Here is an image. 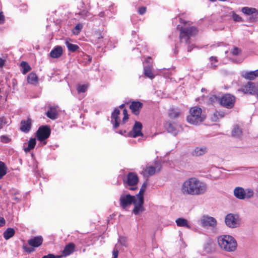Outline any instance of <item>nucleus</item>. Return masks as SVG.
Listing matches in <instances>:
<instances>
[{
  "instance_id": "40",
  "label": "nucleus",
  "mask_w": 258,
  "mask_h": 258,
  "mask_svg": "<svg viewBox=\"0 0 258 258\" xmlns=\"http://www.w3.org/2000/svg\"><path fill=\"white\" fill-rule=\"evenodd\" d=\"M136 198H137V202H139L140 203L144 202V192H141L140 190L139 192L135 196Z\"/></svg>"
},
{
  "instance_id": "48",
  "label": "nucleus",
  "mask_w": 258,
  "mask_h": 258,
  "mask_svg": "<svg viewBox=\"0 0 258 258\" xmlns=\"http://www.w3.org/2000/svg\"><path fill=\"white\" fill-rule=\"evenodd\" d=\"M240 52V50L237 47H234L231 51V53L234 55H238Z\"/></svg>"
},
{
  "instance_id": "62",
  "label": "nucleus",
  "mask_w": 258,
  "mask_h": 258,
  "mask_svg": "<svg viewBox=\"0 0 258 258\" xmlns=\"http://www.w3.org/2000/svg\"><path fill=\"white\" fill-rule=\"evenodd\" d=\"M204 89H203H203H202V91H204Z\"/></svg>"
},
{
  "instance_id": "55",
  "label": "nucleus",
  "mask_w": 258,
  "mask_h": 258,
  "mask_svg": "<svg viewBox=\"0 0 258 258\" xmlns=\"http://www.w3.org/2000/svg\"><path fill=\"white\" fill-rule=\"evenodd\" d=\"M116 133H118L122 135H125V133H126L125 130H119L118 131H116Z\"/></svg>"
},
{
  "instance_id": "39",
  "label": "nucleus",
  "mask_w": 258,
  "mask_h": 258,
  "mask_svg": "<svg viewBox=\"0 0 258 258\" xmlns=\"http://www.w3.org/2000/svg\"><path fill=\"white\" fill-rule=\"evenodd\" d=\"M123 117L122 121H121V124H124L125 123V122L128 119V115L127 113V111L126 109H123Z\"/></svg>"
},
{
  "instance_id": "11",
  "label": "nucleus",
  "mask_w": 258,
  "mask_h": 258,
  "mask_svg": "<svg viewBox=\"0 0 258 258\" xmlns=\"http://www.w3.org/2000/svg\"><path fill=\"white\" fill-rule=\"evenodd\" d=\"M256 87L254 83L249 82L245 85L242 86L238 91L241 92L245 94L255 95Z\"/></svg>"
},
{
  "instance_id": "22",
  "label": "nucleus",
  "mask_w": 258,
  "mask_h": 258,
  "mask_svg": "<svg viewBox=\"0 0 258 258\" xmlns=\"http://www.w3.org/2000/svg\"><path fill=\"white\" fill-rule=\"evenodd\" d=\"M133 204L134 206L133 213L135 215H138L139 213L144 211L143 207L144 202L140 203L139 202H137V200H136Z\"/></svg>"
},
{
  "instance_id": "54",
  "label": "nucleus",
  "mask_w": 258,
  "mask_h": 258,
  "mask_svg": "<svg viewBox=\"0 0 258 258\" xmlns=\"http://www.w3.org/2000/svg\"><path fill=\"white\" fill-rule=\"evenodd\" d=\"M5 22V17L2 14V13H0V24H2Z\"/></svg>"
},
{
  "instance_id": "12",
  "label": "nucleus",
  "mask_w": 258,
  "mask_h": 258,
  "mask_svg": "<svg viewBox=\"0 0 258 258\" xmlns=\"http://www.w3.org/2000/svg\"><path fill=\"white\" fill-rule=\"evenodd\" d=\"M142 127L143 126L141 122L137 121H135L132 131L128 133V136L133 138L143 136V135L142 133Z\"/></svg>"
},
{
  "instance_id": "23",
  "label": "nucleus",
  "mask_w": 258,
  "mask_h": 258,
  "mask_svg": "<svg viewBox=\"0 0 258 258\" xmlns=\"http://www.w3.org/2000/svg\"><path fill=\"white\" fill-rule=\"evenodd\" d=\"M62 48L60 46H56L50 52V56L52 58H58L62 54Z\"/></svg>"
},
{
  "instance_id": "7",
  "label": "nucleus",
  "mask_w": 258,
  "mask_h": 258,
  "mask_svg": "<svg viewBox=\"0 0 258 258\" xmlns=\"http://www.w3.org/2000/svg\"><path fill=\"white\" fill-rule=\"evenodd\" d=\"M234 195L238 199L243 200L252 197L253 195V191L250 188L244 190L241 187H236L234 190Z\"/></svg>"
},
{
  "instance_id": "25",
  "label": "nucleus",
  "mask_w": 258,
  "mask_h": 258,
  "mask_svg": "<svg viewBox=\"0 0 258 258\" xmlns=\"http://www.w3.org/2000/svg\"><path fill=\"white\" fill-rule=\"evenodd\" d=\"M175 222L177 226L178 227H183L188 229L191 228V226L188 223V221L183 218H177Z\"/></svg>"
},
{
  "instance_id": "29",
  "label": "nucleus",
  "mask_w": 258,
  "mask_h": 258,
  "mask_svg": "<svg viewBox=\"0 0 258 258\" xmlns=\"http://www.w3.org/2000/svg\"><path fill=\"white\" fill-rule=\"evenodd\" d=\"M15 233V230L13 228H8L3 233V236L6 240H8L12 237Z\"/></svg>"
},
{
  "instance_id": "31",
  "label": "nucleus",
  "mask_w": 258,
  "mask_h": 258,
  "mask_svg": "<svg viewBox=\"0 0 258 258\" xmlns=\"http://www.w3.org/2000/svg\"><path fill=\"white\" fill-rule=\"evenodd\" d=\"M27 82L29 84H35L38 82V77L34 73H30L27 77Z\"/></svg>"
},
{
  "instance_id": "21",
  "label": "nucleus",
  "mask_w": 258,
  "mask_h": 258,
  "mask_svg": "<svg viewBox=\"0 0 258 258\" xmlns=\"http://www.w3.org/2000/svg\"><path fill=\"white\" fill-rule=\"evenodd\" d=\"M242 76L246 80H253L258 77V69L254 71L244 72Z\"/></svg>"
},
{
  "instance_id": "34",
  "label": "nucleus",
  "mask_w": 258,
  "mask_h": 258,
  "mask_svg": "<svg viewBox=\"0 0 258 258\" xmlns=\"http://www.w3.org/2000/svg\"><path fill=\"white\" fill-rule=\"evenodd\" d=\"M218 66V59L217 57L211 56L209 58V67L212 69H215Z\"/></svg>"
},
{
  "instance_id": "1",
  "label": "nucleus",
  "mask_w": 258,
  "mask_h": 258,
  "mask_svg": "<svg viewBox=\"0 0 258 258\" xmlns=\"http://www.w3.org/2000/svg\"><path fill=\"white\" fill-rule=\"evenodd\" d=\"M207 189V184L195 177L185 180L181 187V191L184 195H201L204 194Z\"/></svg>"
},
{
  "instance_id": "4",
  "label": "nucleus",
  "mask_w": 258,
  "mask_h": 258,
  "mask_svg": "<svg viewBox=\"0 0 258 258\" xmlns=\"http://www.w3.org/2000/svg\"><path fill=\"white\" fill-rule=\"evenodd\" d=\"M202 113V109L198 106L190 108L189 115L186 118L187 121L192 124H200L205 119V116Z\"/></svg>"
},
{
  "instance_id": "36",
  "label": "nucleus",
  "mask_w": 258,
  "mask_h": 258,
  "mask_svg": "<svg viewBox=\"0 0 258 258\" xmlns=\"http://www.w3.org/2000/svg\"><path fill=\"white\" fill-rule=\"evenodd\" d=\"M22 69V73L23 74H26L27 73H28L29 71H30L31 69L30 66L29 65V64L26 62V61H22L21 63L20 64Z\"/></svg>"
},
{
  "instance_id": "52",
  "label": "nucleus",
  "mask_w": 258,
  "mask_h": 258,
  "mask_svg": "<svg viewBox=\"0 0 258 258\" xmlns=\"http://www.w3.org/2000/svg\"><path fill=\"white\" fill-rule=\"evenodd\" d=\"M83 28V26L81 24H77L76 26H75V29L76 30L78 31V33H79L81 30V29H82Z\"/></svg>"
},
{
  "instance_id": "38",
  "label": "nucleus",
  "mask_w": 258,
  "mask_h": 258,
  "mask_svg": "<svg viewBox=\"0 0 258 258\" xmlns=\"http://www.w3.org/2000/svg\"><path fill=\"white\" fill-rule=\"evenodd\" d=\"M180 112L175 109H171L169 111V116L172 118H175L179 116Z\"/></svg>"
},
{
  "instance_id": "15",
  "label": "nucleus",
  "mask_w": 258,
  "mask_h": 258,
  "mask_svg": "<svg viewBox=\"0 0 258 258\" xmlns=\"http://www.w3.org/2000/svg\"><path fill=\"white\" fill-rule=\"evenodd\" d=\"M143 106V104L142 102L140 101H133L130 106V108L134 114L138 115Z\"/></svg>"
},
{
  "instance_id": "19",
  "label": "nucleus",
  "mask_w": 258,
  "mask_h": 258,
  "mask_svg": "<svg viewBox=\"0 0 258 258\" xmlns=\"http://www.w3.org/2000/svg\"><path fill=\"white\" fill-rule=\"evenodd\" d=\"M162 166L160 163H156V166H149L146 167V172L150 176L154 175L156 171L159 172L161 169Z\"/></svg>"
},
{
  "instance_id": "20",
  "label": "nucleus",
  "mask_w": 258,
  "mask_h": 258,
  "mask_svg": "<svg viewBox=\"0 0 258 258\" xmlns=\"http://www.w3.org/2000/svg\"><path fill=\"white\" fill-rule=\"evenodd\" d=\"M75 245L73 243H69L66 245L62 252V256H67L75 251Z\"/></svg>"
},
{
  "instance_id": "37",
  "label": "nucleus",
  "mask_w": 258,
  "mask_h": 258,
  "mask_svg": "<svg viewBox=\"0 0 258 258\" xmlns=\"http://www.w3.org/2000/svg\"><path fill=\"white\" fill-rule=\"evenodd\" d=\"M7 168L5 163L0 161V179H2L7 173Z\"/></svg>"
},
{
  "instance_id": "24",
  "label": "nucleus",
  "mask_w": 258,
  "mask_h": 258,
  "mask_svg": "<svg viewBox=\"0 0 258 258\" xmlns=\"http://www.w3.org/2000/svg\"><path fill=\"white\" fill-rule=\"evenodd\" d=\"M208 152L206 146L198 147L192 152V155L195 156H200L205 154Z\"/></svg>"
},
{
  "instance_id": "35",
  "label": "nucleus",
  "mask_w": 258,
  "mask_h": 258,
  "mask_svg": "<svg viewBox=\"0 0 258 258\" xmlns=\"http://www.w3.org/2000/svg\"><path fill=\"white\" fill-rule=\"evenodd\" d=\"M65 43H66V45L68 50L71 52H75L79 48V47L78 45H77L76 44H74L71 43L67 41H66Z\"/></svg>"
},
{
  "instance_id": "46",
  "label": "nucleus",
  "mask_w": 258,
  "mask_h": 258,
  "mask_svg": "<svg viewBox=\"0 0 258 258\" xmlns=\"http://www.w3.org/2000/svg\"><path fill=\"white\" fill-rule=\"evenodd\" d=\"M62 255H55L53 254H48L46 255H44L42 258H61Z\"/></svg>"
},
{
  "instance_id": "30",
  "label": "nucleus",
  "mask_w": 258,
  "mask_h": 258,
  "mask_svg": "<svg viewBox=\"0 0 258 258\" xmlns=\"http://www.w3.org/2000/svg\"><path fill=\"white\" fill-rule=\"evenodd\" d=\"M46 115L50 119H56L57 117V112L55 108L50 106L49 109L46 113Z\"/></svg>"
},
{
  "instance_id": "53",
  "label": "nucleus",
  "mask_w": 258,
  "mask_h": 258,
  "mask_svg": "<svg viewBox=\"0 0 258 258\" xmlns=\"http://www.w3.org/2000/svg\"><path fill=\"white\" fill-rule=\"evenodd\" d=\"M6 221L3 217H0V227H3L5 225Z\"/></svg>"
},
{
  "instance_id": "60",
  "label": "nucleus",
  "mask_w": 258,
  "mask_h": 258,
  "mask_svg": "<svg viewBox=\"0 0 258 258\" xmlns=\"http://www.w3.org/2000/svg\"><path fill=\"white\" fill-rule=\"evenodd\" d=\"M211 1H212V2H215L216 1V0H210Z\"/></svg>"
},
{
  "instance_id": "2",
  "label": "nucleus",
  "mask_w": 258,
  "mask_h": 258,
  "mask_svg": "<svg viewBox=\"0 0 258 258\" xmlns=\"http://www.w3.org/2000/svg\"><path fill=\"white\" fill-rule=\"evenodd\" d=\"M218 243L220 248L226 252H233L236 250L237 247L236 239L229 235H223L219 236Z\"/></svg>"
},
{
  "instance_id": "49",
  "label": "nucleus",
  "mask_w": 258,
  "mask_h": 258,
  "mask_svg": "<svg viewBox=\"0 0 258 258\" xmlns=\"http://www.w3.org/2000/svg\"><path fill=\"white\" fill-rule=\"evenodd\" d=\"M220 97H218L216 95H212L210 97V100L212 102H218L219 103H220Z\"/></svg>"
},
{
  "instance_id": "42",
  "label": "nucleus",
  "mask_w": 258,
  "mask_h": 258,
  "mask_svg": "<svg viewBox=\"0 0 258 258\" xmlns=\"http://www.w3.org/2000/svg\"><path fill=\"white\" fill-rule=\"evenodd\" d=\"M232 17L233 20L234 21H236V22H242L243 21L242 18L240 17L239 15H238L237 14H236V13H235L234 12L232 13Z\"/></svg>"
},
{
  "instance_id": "32",
  "label": "nucleus",
  "mask_w": 258,
  "mask_h": 258,
  "mask_svg": "<svg viewBox=\"0 0 258 258\" xmlns=\"http://www.w3.org/2000/svg\"><path fill=\"white\" fill-rule=\"evenodd\" d=\"M144 74L146 77L151 79L155 77L152 71V67L149 65L144 68Z\"/></svg>"
},
{
  "instance_id": "41",
  "label": "nucleus",
  "mask_w": 258,
  "mask_h": 258,
  "mask_svg": "<svg viewBox=\"0 0 258 258\" xmlns=\"http://www.w3.org/2000/svg\"><path fill=\"white\" fill-rule=\"evenodd\" d=\"M118 242L121 245L124 246H127V244H126L127 240L125 237L119 236V238L118 239Z\"/></svg>"
},
{
  "instance_id": "28",
  "label": "nucleus",
  "mask_w": 258,
  "mask_h": 258,
  "mask_svg": "<svg viewBox=\"0 0 258 258\" xmlns=\"http://www.w3.org/2000/svg\"><path fill=\"white\" fill-rule=\"evenodd\" d=\"M231 134L233 137L240 138L242 135V132L238 125H235L233 126Z\"/></svg>"
},
{
  "instance_id": "59",
  "label": "nucleus",
  "mask_w": 258,
  "mask_h": 258,
  "mask_svg": "<svg viewBox=\"0 0 258 258\" xmlns=\"http://www.w3.org/2000/svg\"><path fill=\"white\" fill-rule=\"evenodd\" d=\"M255 94L258 97V88L257 87H256V91H255Z\"/></svg>"
},
{
  "instance_id": "17",
  "label": "nucleus",
  "mask_w": 258,
  "mask_h": 258,
  "mask_svg": "<svg viewBox=\"0 0 258 258\" xmlns=\"http://www.w3.org/2000/svg\"><path fill=\"white\" fill-rule=\"evenodd\" d=\"M32 121L31 119L28 118L26 120H22L21 121L20 130L22 132L27 133L31 128Z\"/></svg>"
},
{
  "instance_id": "5",
  "label": "nucleus",
  "mask_w": 258,
  "mask_h": 258,
  "mask_svg": "<svg viewBox=\"0 0 258 258\" xmlns=\"http://www.w3.org/2000/svg\"><path fill=\"white\" fill-rule=\"evenodd\" d=\"M225 223L228 227L235 228L240 226L241 219L238 215L229 213L225 216Z\"/></svg>"
},
{
  "instance_id": "47",
  "label": "nucleus",
  "mask_w": 258,
  "mask_h": 258,
  "mask_svg": "<svg viewBox=\"0 0 258 258\" xmlns=\"http://www.w3.org/2000/svg\"><path fill=\"white\" fill-rule=\"evenodd\" d=\"M6 120L7 119L4 116L0 117V129L3 128L4 124L7 123Z\"/></svg>"
},
{
  "instance_id": "8",
  "label": "nucleus",
  "mask_w": 258,
  "mask_h": 258,
  "mask_svg": "<svg viewBox=\"0 0 258 258\" xmlns=\"http://www.w3.org/2000/svg\"><path fill=\"white\" fill-rule=\"evenodd\" d=\"M139 178L136 173L134 172H130L126 176V178L123 179V182L131 187L128 189L131 190H135L138 188L136 186L138 182Z\"/></svg>"
},
{
  "instance_id": "57",
  "label": "nucleus",
  "mask_w": 258,
  "mask_h": 258,
  "mask_svg": "<svg viewBox=\"0 0 258 258\" xmlns=\"http://www.w3.org/2000/svg\"><path fill=\"white\" fill-rule=\"evenodd\" d=\"M2 139H3V141L4 142H5V143H8L9 141V139H8V137H7L6 136H2Z\"/></svg>"
},
{
  "instance_id": "50",
  "label": "nucleus",
  "mask_w": 258,
  "mask_h": 258,
  "mask_svg": "<svg viewBox=\"0 0 258 258\" xmlns=\"http://www.w3.org/2000/svg\"><path fill=\"white\" fill-rule=\"evenodd\" d=\"M146 12V8L142 7L139 8L138 13L140 15H144Z\"/></svg>"
},
{
  "instance_id": "18",
  "label": "nucleus",
  "mask_w": 258,
  "mask_h": 258,
  "mask_svg": "<svg viewBox=\"0 0 258 258\" xmlns=\"http://www.w3.org/2000/svg\"><path fill=\"white\" fill-rule=\"evenodd\" d=\"M43 242V238L41 236H35L30 239L28 243L31 246L37 247L41 245Z\"/></svg>"
},
{
  "instance_id": "6",
  "label": "nucleus",
  "mask_w": 258,
  "mask_h": 258,
  "mask_svg": "<svg viewBox=\"0 0 258 258\" xmlns=\"http://www.w3.org/2000/svg\"><path fill=\"white\" fill-rule=\"evenodd\" d=\"M235 97L230 94H225L220 97V104L227 109L232 108L235 104Z\"/></svg>"
},
{
  "instance_id": "27",
  "label": "nucleus",
  "mask_w": 258,
  "mask_h": 258,
  "mask_svg": "<svg viewBox=\"0 0 258 258\" xmlns=\"http://www.w3.org/2000/svg\"><path fill=\"white\" fill-rule=\"evenodd\" d=\"M11 195L12 200L14 201L15 204L20 202L21 200V195L20 191L17 189L12 190L11 191Z\"/></svg>"
},
{
  "instance_id": "3",
  "label": "nucleus",
  "mask_w": 258,
  "mask_h": 258,
  "mask_svg": "<svg viewBox=\"0 0 258 258\" xmlns=\"http://www.w3.org/2000/svg\"><path fill=\"white\" fill-rule=\"evenodd\" d=\"M198 33V30L195 27L182 28L180 30L179 39L181 42H185L188 45L187 51L190 52L194 48L192 45H190L189 39L191 37L195 36Z\"/></svg>"
},
{
  "instance_id": "51",
  "label": "nucleus",
  "mask_w": 258,
  "mask_h": 258,
  "mask_svg": "<svg viewBox=\"0 0 258 258\" xmlns=\"http://www.w3.org/2000/svg\"><path fill=\"white\" fill-rule=\"evenodd\" d=\"M147 186V182H145L142 184V186L141 188L140 189V192L144 193V192L145 191V190L146 189Z\"/></svg>"
},
{
  "instance_id": "61",
  "label": "nucleus",
  "mask_w": 258,
  "mask_h": 258,
  "mask_svg": "<svg viewBox=\"0 0 258 258\" xmlns=\"http://www.w3.org/2000/svg\"><path fill=\"white\" fill-rule=\"evenodd\" d=\"M13 84L14 85H15V83H14V81L13 82Z\"/></svg>"
},
{
  "instance_id": "56",
  "label": "nucleus",
  "mask_w": 258,
  "mask_h": 258,
  "mask_svg": "<svg viewBox=\"0 0 258 258\" xmlns=\"http://www.w3.org/2000/svg\"><path fill=\"white\" fill-rule=\"evenodd\" d=\"M5 62V59L0 57V68H2L4 66Z\"/></svg>"
},
{
  "instance_id": "14",
  "label": "nucleus",
  "mask_w": 258,
  "mask_h": 258,
  "mask_svg": "<svg viewBox=\"0 0 258 258\" xmlns=\"http://www.w3.org/2000/svg\"><path fill=\"white\" fill-rule=\"evenodd\" d=\"M120 110L118 108H115L114 111L111 113V123L113 125V129H116L121 124L120 117Z\"/></svg>"
},
{
  "instance_id": "26",
  "label": "nucleus",
  "mask_w": 258,
  "mask_h": 258,
  "mask_svg": "<svg viewBox=\"0 0 258 258\" xmlns=\"http://www.w3.org/2000/svg\"><path fill=\"white\" fill-rule=\"evenodd\" d=\"M166 128L167 131L173 134L174 136H176L178 132V130L177 128V126L175 123H172L171 122L166 123Z\"/></svg>"
},
{
  "instance_id": "43",
  "label": "nucleus",
  "mask_w": 258,
  "mask_h": 258,
  "mask_svg": "<svg viewBox=\"0 0 258 258\" xmlns=\"http://www.w3.org/2000/svg\"><path fill=\"white\" fill-rule=\"evenodd\" d=\"M87 87L85 85H79L77 88L79 93H84L86 91Z\"/></svg>"
},
{
  "instance_id": "10",
  "label": "nucleus",
  "mask_w": 258,
  "mask_h": 258,
  "mask_svg": "<svg viewBox=\"0 0 258 258\" xmlns=\"http://www.w3.org/2000/svg\"><path fill=\"white\" fill-rule=\"evenodd\" d=\"M51 131L47 125L41 126L37 131L36 136L40 141H43L47 139L50 135Z\"/></svg>"
},
{
  "instance_id": "13",
  "label": "nucleus",
  "mask_w": 258,
  "mask_h": 258,
  "mask_svg": "<svg viewBox=\"0 0 258 258\" xmlns=\"http://www.w3.org/2000/svg\"><path fill=\"white\" fill-rule=\"evenodd\" d=\"M201 225L203 227H215L217 225L216 219L207 215H204L201 219Z\"/></svg>"
},
{
  "instance_id": "58",
  "label": "nucleus",
  "mask_w": 258,
  "mask_h": 258,
  "mask_svg": "<svg viewBox=\"0 0 258 258\" xmlns=\"http://www.w3.org/2000/svg\"><path fill=\"white\" fill-rule=\"evenodd\" d=\"M124 107V104H121L119 106V108H123Z\"/></svg>"
},
{
  "instance_id": "9",
  "label": "nucleus",
  "mask_w": 258,
  "mask_h": 258,
  "mask_svg": "<svg viewBox=\"0 0 258 258\" xmlns=\"http://www.w3.org/2000/svg\"><path fill=\"white\" fill-rule=\"evenodd\" d=\"M136 200L135 196L122 194L120 195L119 198L120 205L122 209L126 210L129 206L134 203Z\"/></svg>"
},
{
  "instance_id": "33",
  "label": "nucleus",
  "mask_w": 258,
  "mask_h": 258,
  "mask_svg": "<svg viewBox=\"0 0 258 258\" xmlns=\"http://www.w3.org/2000/svg\"><path fill=\"white\" fill-rule=\"evenodd\" d=\"M36 145V140L35 138H31L28 142V147L24 149L26 152H28L33 149Z\"/></svg>"
},
{
  "instance_id": "16",
  "label": "nucleus",
  "mask_w": 258,
  "mask_h": 258,
  "mask_svg": "<svg viewBox=\"0 0 258 258\" xmlns=\"http://www.w3.org/2000/svg\"><path fill=\"white\" fill-rule=\"evenodd\" d=\"M241 12L246 15H252L250 19H252V21H254L255 19L253 16L256 17L258 16V10L253 8L245 7L242 8Z\"/></svg>"
},
{
  "instance_id": "44",
  "label": "nucleus",
  "mask_w": 258,
  "mask_h": 258,
  "mask_svg": "<svg viewBox=\"0 0 258 258\" xmlns=\"http://www.w3.org/2000/svg\"><path fill=\"white\" fill-rule=\"evenodd\" d=\"M112 254L113 255L112 258H117L118 255V250L117 249V244L115 245L114 248L112 251Z\"/></svg>"
},
{
  "instance_id": "45",
  "label": "nucleus",
  "mask_w": 258,
  "mask_h": 258,
  "mask_svg": "<svg viewBox=\"0 0 258 258\" xmlns=\"http://www.w3.org/2000/svg\"><path fill=\"white\" fill-rule=\"evenodd\" d=\"M23 248L26 252L29 253L33 252L35 250L34 248L29 247L26 245H24L23 246Z\"/></svg>"
}]
</instances>
